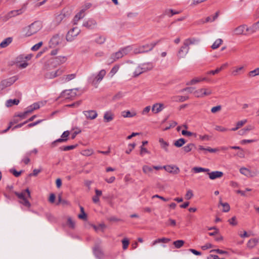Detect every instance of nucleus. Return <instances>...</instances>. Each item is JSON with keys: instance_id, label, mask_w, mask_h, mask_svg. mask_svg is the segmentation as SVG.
Instances as JSON below:
<instances>
[{"instance_id": "4c0bfd02", "label": "nucleus", "mask_w": 259, "mask_h": 259, "mask_svg": "<svg viewBox=\"0 0 259 259\" xmlns=\"http://www.w3.org/2000/svg\"><path fill=\"white\" fill-rule=\"evenodd\" d=\"M19 102V100L16 99H9L6 101V105L8 107H11L13 105H18Z\"/></svg>"}, {"instance_id": "680f3d73", "label": "nucleus", "mask_w": 259, "mask_h": 259, "mask_svg": "<svg viewBox=\"0 0 259 259\" xmlns=\"http://www.w3.org/2000/svg\"><path fill=\"white\" fill-rule=\"evenodd\" d=\"M201 81L199 78H193L187 83V85H193Z\"/></svg>"}, {"instance_id": "052dcab7", "label": "nucleus", "mask_w": 259, "mask_h": 259, "mask_svg": "<svg viewBox=\"0 0 259 259\" xmlns=\"http://www.w3.org/2000/svg\"><path fill=\"white\" fill-rule=\"evenodd\" d=\"M76 146H77V145L66 146L62 147L60 148V149L63 151H66L72 150V149H74L75 147H76Z\"/></svg>"}, {"instance_id": "f704fd0d", "label": "nucleus", "mask_w": 259, "mask_h": 259, "mask_svg": "<svg viewBox=\"0 0 259 259\" xmlns=\"http://www.w3.org/2000/svg\"><path fill=\"white\" fill-rule=\"evenodd\" d=\"M18 15V11H11L6 14L4 17V20L7 21L10 18Z\"/></svg>"}, {"instance_id": "c756f323", "label": "nucleus", "mask_w": 259, "mask_h": 259, "mask_svg": "<svg viewBox=\"0 0 259 259\" xmlns=\"http://www.w3.org/2000/svg\"><path fill=\"white\" fill-rule=\"evenodd\" d=\"M75 77L76 74L75 73L68 74L61 77V81L63 83H65L72 80L73 79L75 78Z\"/></svg>"}, {"instance_id": "e2e57ef3", "label": "nucleus", "mask_w": 259, "mask_h": 259, "mask_svg": "<svg viewBox=\"0 0 259 259\" xmlns=\"http://www.w3.org/2000/svg\"><path fill=\"white\" fill-rule=\"evenodd\" d=\"M119 68V65H115L114 66L111 70L110 72V74H111V76H113L116 72L118 71V69Z\"/></svg>"}, {"instance_id": "6e6552de", "label": "nucleus", "mask_w": 259, "mask_h": 259, "mask_svg": "<svg viewBox=\"0 0 259 259\" xmlns=\"http://www.w3.org/2000/svg\"><path fill=\"white\" fill-rule=\"evenodd\" d=\"M80 30L77 27H74L71 29L67 33L66 38L68 41H73L79 34Z\"/></svg>"}, {"instance_id": "9b49d317", "label": "nucleus", "mask_w": 259, "mask_h": 259, "mask_svg": "<svg viewBox=\"0 0 259 259\" xmlns=\"http://www.w3.org/2000/svg\"><path fill=\"white\" fill-rule=\"evenodd\" d=\"M65 71V68L61 67L55 71H49L45 74V78L47 79H53L63 74Z\"/></svg>"}, {"instance_id": "69168bd1", "label": "nucleus", "mask_w": 259, "mask_h": 259, "mask_svg": "<svg viewBox=\"0 0 259 259\" xmlns=\"http://www.w3.org/2000/svg\"><path fill=\"white\" fill-rule=\"evenodd\" d=\"M123 97V93H121V92H119L117 94H116V95H115L113 97V100L114 101H116V100H120V99H121L122 97Z\"/></svg>"}, {"instance_id": "72a5a7b5", "label": "nucleus", "mask_w": 259, "mask_h": 259, "mask_svg": "<svg viewBox=\"0 0 259 259\" xmlns=\"http://www.w3.org/2000/svg\"><path fill=\"white\" fill-rule=\"evenodd\" d=\"M94 253L95 255L98 258L101 259L103 257V252L102 249L98 246H96L94 248Z\"/></svg>"}, {"instance_id": "0eeeda50", "label": "nucleus", "mask_w": 259, "mask_h": 259, "mask_svg": "<svg viewBox=\"0 0 259 259\" xmlns=\"http://www.w3.org/2000/svg\"><path fill=\"white\" fill-rule=\"evenodd\" d=\"M63 40V36L59 34L54 35L49 41V48H56L61 45Z\"/></svg>"}, {"instance_id": "09e8293b", "label": "nucleus", "mask_w": 259, "mask_h": 259, "mask_svg": "<svg viewBox=\"0 0 259 259\" xmlns=\"http://www.w3.org/2000/svg\"><path fill=\"white\" fill-rule=\"evenodd\" d=\"M33 111H34V110L32 108V105H31L26 108V111L23 114L19 115V116L23 118L26 115L30 113H31Z\"/></svg>"}, {"instance_id": "58836bf2", "label": "nucleus", "mask_w": 259, "mask_h": 259, "mask_svg": "<svg viewBox=\"0 0 259 259\" xmlns=\"http://www.w3.org/2000/svg\"><path fill=\"white\" fill-rule=\"evenodd\" d=\"M258 239L256 238H252L250 239L247 242V246L249 248L254 247L258 243Z\"/></svg>"}, {"instance_id": "603ef678", "label": "nucleus", "mask_w": 259, "mask_h": 259, "mask_svg": "<svg viewBox=\"0 0 259 259\" xmlns=\"http://www.w3.org/2000/svg\"><path fill=\"white\" fill-rule=\"evenodd\" d=\"M173 244L176 248H180L184 244V241L182 240H178L174 241Z\"/></svg>"}, {"instance_id": "6e6d98bb", "label": "nucleus", "mask_w": 259, "mask_h": 259, "mask_svg": "<svg viewBox=\"0 0 259 259\" xmlns=\"http://www.w3.org/2000/svg\"><path fill=\"white\" fill-rule=\"evenodd\" d=\"M45 105V102H36L34 103L33 104H32V108L34 110L38 109L40 108V107L42 106Z\"/></svg>"}, {"instance_id": "cd10ccee", "label": "nucleus", "mask_w": 259, "mask_h": 259, "mask_svg": "<svg viewBox=\"0 0 259 259\" xmlns=\"http://www.w3.org/2000/svg\"><path fill=\"white\" fill-rule=\"evenodd\" d=\"M121 116L124 118H131L137 115V113L135 111L131 112L129 110L123 111L121 113Z\"/></svg>"}, {"instance_id": "a18cd8bd", "label": "nucleus", "mask_w": 259, "mask_h": 259, "mask_svg": "<svg viewBox=\"0 0 259 259\" xmlns=\"http://www.w3.org/2000/svg\"><path fill=\"white\" fill-rule=\"evenodd\" d=\"M16 65L18 68L21 69L25 68L28 65V64L25 61H24V62L21 63V61H19L17 60V58L16 59Z\"/></svg>"}, {"instance_id": "1a4fd4ad", "label": "nucleus", "mask_w": 259, "mask_h": 259, "mask_svg": "<svg viewBox=\"0 0 259 259\" xmlns=\"http://www.w3.org/2000/svg\"><path fill=\"white\" fill-rule=\"evenodd\" d=\"M248 26L245 24L241 25L233 29L232 31L233 35H246L248 33Z\"/></svg>"}, {"instance_id": "b1692460", "label": "nucleus", "mask_w": 259, "mask_h": 259, "mask_svg": "<svg viewBox=\"0 0 259 259\" xmlns=\"http://www.w3.org/2000/svg\"><path fill=\"white\" fill-rule=\"evenodd\" d=\"M255 128L254 125H248L245 127L240 130L238 131V134L241 136H243L246 135L248 132L250 131L253 130Z\"/></svg>"}, {"instance_id": "864d4df0", "label": "nucleus", "mask_w": 259, "mask_h": 259, "mask_svg": "<svg viewBox=\"0 0 259 259\" xmlns=\"http://www.w3.org/2000/svg\"><path fill=\"white\" fill-rule=\"evenodd\" d=\"M195 147L194 144L190 143L183 147L184 151L187 153L191 151L193 147Z\"/></svg>"}, {"instance_id": "dca6fc26", "label": "nucleus", "mask_w": 259, "mask_h": 259, "mask_svg": "<svg viewBox=\"0 0 259 259\" xmlns=\"http://www.w3.org/2000/svg\"><path fill=\"white\" fill-rule=\"evenodd\" d=\"M163 168L167 172L170 174H177L180 172L179 168L176 165H164L163 166Z\"/></svg>"}, {"instance_id": "473e14b6", "label": "nucleus", "mask_w": 259, "mask_h": 259, "mask_svg": "<svg viewBox=\"0 0 259 259\" xmlns=\"http://www.w3.org/2000/svg\"><path fill=\"white\" fill-rule=\"evenodd\" d=\"M248 33L252 34L259 30V23L257 22L254 23L250 27H248Z\"/></svg>"}, {"instance_id": "0e129e2a", "label": "nucleus", "mask_w": 259, "mask_h": 259, "mask_svg": "<svg viewBox=\"0 0 259 259\" xmlns=\"http://www.w3.org/2000/svg\"><path fill=\"white\" fill-rule=\"evenodd\" d=\"M122 248L124 250H125L127 249L128 244H129V241L127 238H124L122 240Z\"/></svg>"}, {"instance_id": "f8f14e48", "label": "nucleus", "mask_w": 259, "mask_h": 259, "mask_svg": "<svg viewBox=\"0 0 259 259\" xmlns=\"http://www.w3.org/2000/svg\"><path fill=\"white\" fill-rule=\"evenodd\" d=\"M18 77L17 76H14L10 77L8 79L3 80L0 83V89L3 90L5 88L11 86L13 84L16 80H17Z\"/></svg>"}, {"instance_id": "5fc2aeb1", "label": "nucleus", "mask_w": 259, "mask_h": 259, "mask_svg": "<svg viewBox=\"0 0 259 259\" xmlns=\"http://www.w3.org/2000/svg\"><path fill=\"white\" fill-rule=\"evenodd\" d=\"M64 16L63 14H60L56 16L54 21L57 24H59L61 23L62 20L64 19Z\"/></svg>"}, {"instance_id": "393cba45", "label": "nucleus", "mask_w": 259, "mask_h": 259, "mask_svg": "<svg viewBox=\"0 0 259 259\" xmlns=\"http://www.w3.org/2000/svg\"><path fill=\"white\" fill-rule=\"evenodd\" d=\"M244 71V66H240L235 67L232 71V75L234 76H238L242 73Z\"/></svg>"}, {"instance_id": "20e7f679", "label": "nucleus", "mask_w": 259, "mask_h": 259, "mask_svg": "<svg viewBox=\"0 0 259 259\" xmlns=\"http://www.w3.org/2000/svg\"><path fill=\"white\" fill-rule=\"evenodd\" d=\"M106 74V70L105 69H102L97 75H92L90 78V80L93 84L97 85L101 81Z\"/></svg>"}, {"instance_id": "6ab92c4d", "label": "nucleus", "mask_w": 259, "mask_h": 259, "mask_svg": "<svg viewBox=\"0 0 259 259\" xmlns=\"http://www.w3.org/2000/svg\"><path fill=\"white\" fill-rule=\"evenodd\" d=\"M83 114L86 118L89 119L93 120L95 119L97 116L98 113L95 110H88L83 112Z\"/></svg>"}, {"instance_id": "f257e3e1", "label": "nucleus", "mask_w": 259, "mask_h": 259, "mask_svg": "<svg viewBox=\"0 0 259 259\" xmlns=\"http://www.w3.org/2000/svg\"><path fill=\"white\" fill-rule=\"evenodd\" d=\"M14 193L19 199V203L27 208L30 207L31 204L28 200V198H31V194L28 188L20 192L15 191Z\"/></svg>"}, {"instance_id": "37998d69", "label": "nucleus", "mask_w": 259, "mask_h": 259, "mask_svg": "<svg viewBox=\"0 0 259 259\" xmlns=\"http://www.w3.org/2000/svg\"><path fill=\"white\" fill-rule=\"evenodd\" d=\"M32 57V55L31 54H28L26 55H21L17 57V60L21 61V60H25V61L27 62V61L30 60Z\"/></svg>"}, {"instance_id": "423d86ee", "label": "nucleus", "mask_w": 259, "mask_h": 259, "mask_svg": "<svg viewBox=\"0 0 259 259\" xmlns=\"http://www.w3.org/2000/svg\"><path fill=\"white\" fill-rule=\"evenodd\" d=\"M130 50V47H127L121 49L117 52L112 54L111 55V59H112V61H116L118 59L121 58L124 55L127 54Z\"/></svg>"}, {"instance_id": "2f4dec72", "label": "nucleus", "mask_w": 259, "mask_h": 259, "mask_svg": "<svg viewBox=\"0 0 259 259\" xmlns=\"http://www.w3.org/2000/svg\"><path fill=\"white\" fill-rule=\"evenodd\" d=\"M199 42V40L195 38H188L185 40L184 44L185 45L189 47L191 45L197 44Z\"/></svg>"}, {"instance_id": "c9c22d12", "label": "nucleus", "mask_w": 259, "mask_h": 259, "mask_svg": "<svg viewBox=\"0 0 259 259\" xmlns=\"http://www.w3.org/2000/svg\"><path fill=\"white\" fill-rule=\"evenodd\" d=\"M228 65V63H225L222 65V66L220 68H217L215 70H211L208 72L207 74L214 75L215 74L219 73L220 71L224 69L225 67H227Z\"/></svg>"}, {"instance_id": "13d9d810", "label": "nucleus", "mask_w": 259, "mask_h": 259, "mask_svg": "<svg viewBox=\"0 0 259 259\" xmlns=\"http://www.w3.org/2000/svg\"><path fill=\"white\" fill-rule=\"evenodd\" d=\"M67 225L69 228L72 229H73L75 227V222L70 217H69L67 219Z\"/></svg>"}, {"instance_id": "412c9836", "label": "nucleus", "mask_w": 259, "mask_h": 259, "mask_svg": "<svg viewBox=\"0 0 259 259\" xmlns=\"http://www.w3.org/2000/svg\"><path fill=\"white\" fill-rule=\"evenodd\" d=\"M239 171L241 174L248 178L253 177L255 176V174L254 172L251 171L246 167H241Z\"/></svg>"}, {"instance_id": "aec40b11", "label": "nucleus", "mask_w": 259, "mask_h": 259, "mask_svg": "<svg viewBox=\"0 0 259 259\" xmlns=\"http://www.w3.org/2000/svg\"><path fill=\"white\" fill-rule=\"evenodd\" d=\"M164 108L165 106L163 104L158 103L154 104L152 106L151 110L154 113L157 114L161 112Z\"/></svg>"}, {"instance_id": "2eb2a0df", "label": "nucleus", "mask_w": 259, "mask_h": 259, "mask_svg": "<svg viewBox=\"0 0 259 259\" xmlns=\"http://www.w3.org/2000/svg\"><path fill=\"white\" fill-rule=\"evenodd\" d=\"M97 24V22L95 19L90 18L83 22L82 26L88 29H92L95 28L96 27Z\"/></svg>"}, {"instance_id": "774afa93", "label": "nucleus", "mask_w": 259, "mask_h": 259, "mask_svg": "<svg viewBox=\"0 0 259 259\" xmlns=\"http://www.w3.org/2000/svg\"><path fill=\"white\" fill-rule=\"evenodd\" d=\"M222 107L221 105H218L217 106L213 107L211 109V112L212 113H215L221 111Z\"/></svg>"}, {"instance_id": "bf43d9fd", "label": "nucleus", "mask_w": 259, "mask_h": 259, "mask_svg": "<svg viewBox=\"0 0 259 259\" xmlns=\"http://www.w3.org/2000/svg\"><path fill=\"white\" fill-rule=\"evenodd\" d=\"M42 42L40 41L38 43L35 44L33 46H32L31 48V50L33 51H37L42 45Z\"/></svg>"}, {"instance_id": "5701e85b", "label": "nucleus", "mask_w": 259, "mask_h": 259, "mask_svg": "<svg viewBox=\"0 0 259 259\" xmlns=\"http://www.w3.org/2000/svg\"><path fill=\"white\" fill-rule=\"evenodd\" d=\"M142 171L145 175L150 177L153 172V168L148 165H144L142 166Z\"/></svg>"}, {"instance_id": "4be33fe9", "label": "nucleus", "mask_w": 259, "mask_h": 259, "mask_svg": "<svg viewBox=\"0 0 259 259\" xmlns=\"http://www.w3.org/2000/svg\"><path fill=\"white\" fill-rule=\"evenodd\" d=\"M209 178L211 180H214L221 178L223 176V172L220 171H214L212 172H207Z\"/></svg>"}, {"instance_id": "ea45409f", "label": "nucleus", "mask_w": 259, "mask_h": 259, "mask_svg": "<svg viewBox=\"0 0 259 259\" xmlns=\"http://www.w3.org/2000/svg\"><path fill=\"white\" fill-rule=\"evenodd\" d=\"M247 119H244L240 120L237 122L236 126L235 127L232 128L231 130L232 131H236L241 127H242L244 124L247 122Z\"/></svg>"}, {"instance_id": "7c9ffc66", "label": "nucleus", "mask_w": 259, "mask_h": 259, "mask_svg": "<svg viewBox=\"0 0 259 259\" xmlns=\"http://www.w3.org/2000/svg\"><path fill=\"white\" fill-rule=\"evenodd\" d=\"M84 16V9H81L77 14H76L75 16L73 22L74 24H76L77 22L81 19V18H83Z\"/></svg>"}, {"instance_id": "f3484780", "label": "nucleus", "mask_w": 259, "mask_h": 259, "mask_svg": "<svg viewBox=\"0 0 259 259\" xmlns=\"http://www.w3.org/2000/svg\"><path fill=\"white\" fill-rule=\"evenodd\" d=\"M189 50V47H188L183 43V46L181 47L178 53V57L179 58H184L188 54Z\"/></svg>"}, {"instance_id": "4468645a", "label": "nucleus", "mask_w": 259, "mask_h": 259, "mask_svg": "<svg viewBox=\"0 0 259 259\" xmlns=\"http://www.w3.org/2000/svg\"><path fill=\"white\" fill-rule=\"evenodd\" d=\"M77 91L76 89L65 90L61 93V96L66 99H72L77 95Z\"/></svg>"}, {"instance_id": "e433bc0d", "label": "nucleus", "mask_w": 259, "mask_h": 259, "mask_svg": "<svg viewBox=\"0 0 259 259\" xmlns=\"http://www.w3.org/2000/svg\"><path fill=\"white\" fill-rule=\"evenodd\" d=\"M12 41V37H7L4 40H3L0 44V47L2 48H4L7 47L9 45H10Z\"/></svg>"}, {"instance_id": "9d476101", "label": "nucleus", "mask_w": 259, "mask_h": 259, "mask_svg": "<svg viewBox=\"0 0 259 259\" xmlns=\"http://www.w3.org/2000/svg\"><path fill=\"white\" fill-rule=\"evenodd\" d=\"M193 94L198 98H203L210 95L212 94V90L209 88H201L196 90Z\"/></svg>"}, {"instance_id": "bb28decb", "label": "nucleus", "mask_w": 259, "mask_h": 259, "mask_svg": "<svg viewBox=\"0 0 259 259\" xmlns=\"http://www.w3.org/2000/svg\"><path fill=\"white\" fill-rule=\"evenodd\" d=\"M140 66L142 73L150 70L153 67L152 64L151 63H143L140 64Z\"/></svg>"}, {"instance_id": "338daca9", "label": "nucleus", "mask_w": 259, "mask_h": 259, "mask_svg": "<svg viewBox=\"0 0 259 259\" xmlns=\"http://www.w3.org/2000/svg\"><path fill=\"white\" fill-rule=\"evenodd\" d=\"M150 106H146L145 108L143 109V110L141 111V114L143 115H147L150 112L151 109Z\"/></svg>"}, {"instance_id": "ddd939ff", "label": "nucleus", "mask_w": 259, "mask_h": 259, "mask_svg": "<svg viewBox=\"0 0 259 259\" xmlns=\"http://www.w3.org/2000/svg\"><path fill=\"white\" fill-rule=\"evenodd\" d=\"M70 135V132L68 131H66L63 133L61 136V138L57 139L51 143L52 147H56L57 143L66 142L68 140V137Z\"/></svg>"}, {"instance_id": "a211bd4d", "label": "nucleus", "mask_w": 259, "mask_h": 259, "mask_svg": "<svg viewBox=\"0 0 259 259\" xmlns=\"http://www.w3.org/2000/svg\"><path fill=\"white\" fill-rule=\"evenodd\" d=\"M114 118V114L111 110L107 111L104 114L103 119L105 122H110L113 120Z\"/></svg>"}, {"instance_id": "c03bdc74", "label": "nucleus", "mask_w": 259, "mask_h": 259, "mask_svg": "<svg viewBox=\"0 0 259 259\" xmlns=\"http://www.w3.org/2000/svg\"><path fill=\"white\" fill-rule=\"evenodd\" d=\"M186 143V141L183 138H181L176 141L174 143V145L177 147H182L185 143Z\"/></svg>"}, {"instance_id": "de8ad7c7", "label": "nucleus", "mask_w": 259, "mask_h": 259, "mask_svg": "<svg viewBox=\"0 0 259 259\" xmlns=\"http://www.w3.org/2000/svg\"><path fill=\"white\" fill-rule=\"evenodd\" d=\"M257 75H259V67L249 71L248 73V76L249 77H253Z\"/></svg>"}, {"instance_id": "a878e982", "label": "nucleus", "mask_w": 259, "mask_h": 259, "mask_svg": "<svg viewBox=\"0 0 259 259\" xmlns=\"http://www.w3.org/2000/svg\"><path fill=\"white\" fill-rule=\"evenodd\" d=\"M170 241V239L168 238H158L155 240H154L151 244L152 246L156 245L158 243H167Z\"/></svg>"}, {"instance_id": "a19ab883", "label": "nucleus", "mask_w": 259, "mask_h": 259, "mask_svg": "<svg viewBox=\"0 0 259 259\" xmlns=\"http://www.w3.org/2000/svg\"><path fill=\"white\" fill-rule=\"evenodd\" d=\"M192 170L195 173H199L201 172H209V169L208 168H205L201 167H194Z\"/></svg>"}, {"instance_id": "79ce46f5", "label": "nucleus", "mask_w": 259, "mask_h": 259, "mask_svg": "<svg viewBox=\"0 0 259 259\" xmlns=\"http://www.w3.org/2000/svg\"><path fill=\"white\" fill-rule=\"evenodd\" d=\"M223 43V40L221 38H218L213 42L211 46V48L214 50L218 48Z\"/></svg>"}, {"instance_id": "f03ea898", "label": "nucleus", "mask_w": 259, "mask_h": 259, "mask_svg": "<svg viewBox=\"0 0 259 259\" xmlns=\"http://www.w3.org/2000/svg\"><path fill=\"white\" fill-rule=\"evenodd\" d=\"M41 28L40 22H35L24 27L22 29V34L25 37L30 36L37 32Z\"/></svg>"}, {"instance_id": "49530a36", "label": "nucleus", "mask_w": 259, "mask_h": 259, "mask_svg": "<svg viewBox=\"0 0 259 259\" xmlns=\"http://www.w3.org/2000/svg\"><path fill=\"white\" fill-rule=\"evenodd\" d=\"M94 153V150L92 149H88L82 150L81 154L85 156H89Z\"/></svg>"}, {"instance_id": "39448f33", "label": "nucleus", "mask_w": 259, "mask_h": 259, "mask_svg": "<svg viewBox=\"0 0 259 259\" xmlns=\"http://www.w3.org/2000/svg\"><path fill=\"white\" fill-rule=\"evenodd\" d=\"M155 44H146L134 49V53L136 54L147 53L151 51L155 46Z\"/></svg>"}, {"instance_id": "c85d7f7f", "label": "nucleus", "mask_w": 259, "mask_h": 259, "mask_svg": "<svg viewBox=\"0 0 259 259\" xmlns=\"http://www.w3.org/2000/svg\"><path fill=\"white\" fill-rule=\"evenodd\" d=\"M159 142L160 143L161 148H162L166 152H168L169 151V143L166 141H165L162 138L159 139Z\"/></svg>"}, {"instance_id": "8fccbe9b", "label": "nucleus", "mask_w": 259, "mask_h": 259, "mask_svg": "<svg viewBox=\"0 0 259 259\" xmlns=\"http://www.w3.org/2000/svg\"><path fill=\"white\" fill-rule=\"evenodd\" d=\"M165 14L168 16L169 17H171L174 15L178 14L180 13V11H177L173 10L172 9H168L165 11Z\"/></svg>"}, {"instance_id": "7ed1b4c3", "label": "nucleus", "mask_w": 259, "mask_h": 259, "mask_svg": "<svg viewBox=\"0 0 259 259\" xmlns=\"http://www.w3.org/2000/svg\"><path fill=\"white\" fill-rule=\"evenodd\" d=\"M127 72L130 75L136 77L142 73L140 65L131 63L127 67Z\"/></svg>"}, {"instance_id": "3c124183", "label": "nucleus", "mask_w": 259, "mask_h": 259, "mask_svg": "<svg viewBox=\"0 0 259 259\" xmlns=\"http://www.w3.org/2000/svg\"><path fill=\"white\" fill-rule=\"evenodd\" d=\"M220 204L223 206V211L224 212H228L230 210V205L228 203L225 202L223 203L221 201H220Z\"/></svg>"}, {"instance_id": "4d7b16f0", "label": "nucleus", "mask_w": 259, "mask_h": 259, "mask_svg": "<svg viewBox=\"0 0 259 259\" xmlns=\"http://www.w3.org/2000/svg\"><path fill=\"white\" fill-rule=\"evenodd\" d=\"M106 38L103 36H98L95 39V41L99 44H103L105 41Z\"/></svg>"}]
</instances>
